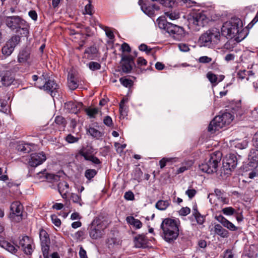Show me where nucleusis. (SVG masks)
Returning <instances> with one entry per match:
<instances>
[{
  "label": "nucleus",
  "instance_id": "58836bf2",
  "mask_svg": "<svg viewBox=\"0 0 258 258\" xmlns=\"http://www.w3.org/2000/svg\"><path fill=\"white\" fill-rule=\"evenodd\" d=\"M119 81L125 87H131L133 84V82L131 80L124 77L120 78Z\"/></svg>",
  "mask_w": 258,
  "mask_h": 258
},
{
  "label": "nucleus",
  "instance_id": "4be33fe9",
  "mask_svg": "<svg viewBox=\"0 0 258 258\" xmlns=\"http://www.w3.org/2000/svg\"><path fill=\"white\" fill-rule=\"evenodd\" d=\"M209 37H211V42L217 43L220 39V33L218 29L212 28L208 30Z\"/></svg>",
  "mask_w": 258,
  "mask_h": 258
},
{
  "label": "nucleus",
  "instance_id": "37998d69",
  "mask_svg": "<svg viewBox=\"0 0 258 258\" xmlns=\"http://www.w3.org/2000/svg\"><path fill=\"white\" fill-rule=\"evenodd\" d=\"M26 244L27 245L25 246V247L23 248L22 249L25 254L27 255H31L33 252V249L30 243V241L27 242Z\"/></svg>",
  "mask_w": 258,
  "mask_h": 258
},
{
  "label": "nucleus",
  "instance_id": "774afa93",
  "mask_svg": "<svg viewBox=\"0 0 258 258\" xmlns=\"http://www.w3.org/2000/svg\"><path fill=\"white\" fill-rule=\"evenodd\" d=\"M223 258H233V254L232 250L227 249L224 253Z\"/></svg>",
  "mask_w": 258,
  "mask_h": 258
},
{
  "label": "nucleus",
  "instance_id": "72a5a7b5",
  "mask_svg": "<svg viewBox=\"0 0 258 258\" xmlns=\"http://www.w3.org/2000/svg\"><path fill=\"white\" fill-rule=\"evenodd\" d=\"M54 121L56 124L61 125L63 127H65L67 124V121L64 117L60 115H57L55 117Z\"/></svg>",
  "mask_w": 258,
  "mask_h": 258
},
{
  "label": "nucleus",
  "instance_id": "052dcab7",
  "mask_svg": "<svg viewBox=\"0 0 258 258\" xmlns=\"http://www.w3.org/2000/svg\"><path fill=\"white\" fill-rule=\"evenodd\" d=\"M124 198L126 200H133L135 199V196L133 192L131 191H126L124 195Z\"/></svg>",
  "mask_w": 258,
  "mask_h": 258
},
{
  "label": "nucleus",
  "instance_id": "a19ab883",
  "mask_svg": "<svg viewBox=\"0 0 258 258\" xmlns=\"http://www.w3.org/2000/svg\"><path fill=\"white\" fill-rule=\"evenodd\" d=\"M226 215L231 216L235 214V210L231 207H226L222 209L221 211Z\"/></svg>",
  "mask_w": 258,
  "mask_h": 258
},
{
  "label": "nucleus",
  "instance_id": "393cba45",
  "mask_svg": "<svg viewBox=\"0 0 258 258\" xmlns=\"http://www.w3.org/2000/svg\"><path fill=\"white\" fill-rule=\"evenodd\" d=\"M94 152V149L92 146L90 145H87L86 147H83L79 152V154L83 156L85 159V157L86 158H89L91 155H93L92 154Z\"/></svg>",
  "mask_w": 258,
  "mask_h": 258
},
{
  "label": "nucleus",
  "instance_id": "3c124183",
  "mask_svg": "<svg viewBox=\"0 0 258 258\" xmlns=\"http://www.w3.org/2000/svg\"><path fill=\"white\" fill-rule=\"evenodd\" d=\"M66 140L69 143H74L77 142L78 141L79 138H77V137H75L71 134H69L66 137Z\"/></svg>",
  "mask_w": 258,
  "mask_h": 258
},
{
  "label": "nucleus",
  "instance_id": "4c0bfd02",
  "mask_svg": "<svg viewBox=\"0 0 258 258\" xmlns=\"http://www.w3.org/2000/svg\"><path fill=\"white\" fill-rule=\"evenodd\" d=\"M85 111L90 117H94L95 115L98 113V109L96 108H85Z\"/></svg>",
  "mask_w": 258,
  "mask_h": 258
},
{
  "label": "nucleus",
  "instance_id": "69168bd1",
  "mask_svg": "<svg viewBox=\"0 0 258 258\" xmlns=\"http://www.w3.org/2000/svg\"><path fill=\"white\" fill-rule=\"evenodd\" d=\"M105 33L106 36L110 39H113L114 38V35L113 32L110 30L108 27H106L105 29Z\"/></svg>",
  "mask_w": 258,
  "mask_h": 258
},
{
  "label": "nucleus",
  "instance_id": "dca6fc26",
  "mask_svg": "<svg viewBox=\"0 0 258 258\" xmlns=\"http://www.w3.org/2000/svg\"><path fill=\"white\" fill-rule=\"evenodd\" d=\"M83 104L80 102L70 101L64 103V108L70 113L77 114L83 107Z\"/></svg>",
  "mask_w": 258,
  "mask_h": 258
},
{
  "label": "nucleus",
  "instance_id": "a211bd4d",
  "mask_svg": "<svg viewBox=\"0 0 258 258\" xmlns=\"http://www.w3.org/2000/svg\"><path fill=\"white\" fill-rule=\"evenodd\" d=\"M249 163L248 165L252 168H255L258 166V150L252 149L250 150L248 155Z\"/></svg>",
  "mask_w": 258,
  "mask_h": 258
},
{
  "label": "nucleus",
  "instance_id": "864d4df0",
  "mask_svg": "<svg viewBox=\"0 0 258 258\" xmlns=\"http://www.w3.org/2000/svg\"><path fill=\"white\" fill-rule=\"evenodd\" d=\"M71 199L74 203H78V204H79L80 205H81V198L80 196L78 195L77 194L73 193L71 195Z\"/></svg>",
  "mask_w": 258,
  "mask_h": 258
},
{
  "label": "nucleus",
  "instance_id": "f257e3e1",
  "mask_svg": "<svg viewBox=\"0 0 258 258\" xmlns=\"http://www.w3.org/2000/svg\"><path fill=\"white\" fill-rule=\"evenodd\" d=\"M159 28L165 30L177 40H181L185 36V31L182 27L167 21L164 17H160L156 20Z\"/></svg>",
  "mask_w": 258,
  "mask_h": 258
},
{
  "label": "nucleus",
  "instance_id": "5fc2aeb1",
  "mask_svg": "<svg viewBox=\"0 0 258 258\" xmlns=\"http://www.w3.org/2000/svg\"><path fill=\"white\" fill-rule=\"evenodd\" d=\"M139 49L140 51H145L147 54H149L152 50V48H148V46L146 44L144 43L141 44L139 46Z\"/></svg>",
  "mask_w": 258,
  "mask_h": 258
},
{
  "label": "nucleus",
  "instance_id": "79ce46f5",
  "mask_svg": "<svg viewBox=\"0 0 258 258\" xmlns=\"http://www.w3.org/2000/svg\"><path fill=\"white\" fill-rule=\"evenodd\" d=\"M165 15L169 17L171 20H176L179 18V14L178 13L173 12L172 11L166 12L165 13Z\"/></svg>",
  "mask_w": 258,
  "mask_h": 258
},
{
  "label": "nucleus",
  "instance_id": "473e14b6",
  "mask_svg": "<svg viewBox=\"0 0 258 258\" xmlns=\"http://www.w3.org/2000/svg\"><path fill=\"white\" fill-rule=\"evenodd\" d=\"M142 10L149 17H152L154 15L155 12L153 11L152 5L144 4L143 6H142Z\"/></svg>",
  "mask_w": 258,
  "mask_h": 258
},
{
  "label": "nucleus",
  "instance_id": "338daca9",
  "mask_svg": "<svg viewBox=\"0 0 258 258\" xmlns=\"http://www.w3.org/2000/svg\"><path fill=\"white\" fill-rule=\"evenodd\" d=\"M253 145L258 148V131L254 135L252 140Z\"/></svg>",
  "mask_w": 258,
  "mask_h": 258
},
{
  "label": "nucleus",
  "instance_id": "ddd939ff",
  "mask_svg": "<svg viewBox=\"0 0 258 258\" xmlns=\"http://www.w3.org/2000/svg\"><path fill=\"white\" fill-rule=\"evenodd\" d=\"M147 234H139L133 238L134 246L136 248H145L148 247L149 240L146 236Z\"/></svg>",
  "mask_w": 258,
  "mask_h": 258
},
{
  "label": "nucleus",
  "instance_id": "2f4dec72",
  "mask_svg": "<svg viewBox=\"0 0 258 258\" xmlns=\"http://www.w3.org/2000/svg\"><path fill=\"white\" fill-rule=\"evenodd\" d=\"M30 58V53L26 50H23L20 52L18 60L20 63L27 61Z\"/></svg>",
  "mask_w": 258,
  "mask_h": 258
},
{
  "label": "nucleus",
  "instance_id": "412c9836",
  "mask_svg": "<svg viewBox=\"0 0 258 258\" xmlns=\"http://www.w3.org/2000/svg\"><path fill=\"white\" fill-rule=\"evenodd\" d=\"M214 231L215 234H217L223 238H227L230 235V233L228 231L225 229L224 227L220 224H217L214 225Z\"/></svg>",
  "mask_w": 258,
  "mask_h": 258
},
{
  "label": "nucleus",
  "instance_id": "4d7b16f0",
  "mask_svg": "<svg viewBox=\"0 0 258 258\" xmlns=\"http://www.w3.org/2000/svg\"><path fill=\"white\" fill-rule=\"evenodd\" d=\"M198 61L200 63H207L210 62L212 61V58L207 56H203L200 57L199 58Z\"/></svg>",
  "mask_w": 258,
  "mask_h": 258
},
{
  "label": "nucleus",
  "instance_id": "e2e57ef3",
  "mask_svg": "<svg viewBox=\"0 0 258 258\" xmlns=\"http://www.w3.org/2000/svg\"><path fill=\"white\" fill-rule=\"evenodd\" d=\"M103 122L106 125L109 127L113 124L112 118L109 116H106L104 117Z\"/></svg>",
  "mask_w": 258,
  "mask_h": 258
},
{
  "label": "nucleus",
  "instance_id": "c03bdc74",
  "mask_svg": "<svg viewBox=\"0 0 258 258\" xmlns=\"http://www.w3.org/2000/svg\"><path fill=\"white\" fill-rule=\"evenodd\" d=\"M207 77L211 83L213 84L217 82V77L216 75L214 74L212 72H208L207 74Z\"/></svg>",
  "mask_w": 258,
  "mask_h": 258
},
{
  "label": "nucleus",
  "instance_id": "0e129e2a",
  "mask_svg": "<svg viewBox=\"0 0 258 258\" xmlns=\"http://www.w3.org/2000/svg\"><path fill=\"white\" fill-rule=\"evenodd\" d=\"M121 50L123 52H130L131 51V48L130 45L125 42H124L123 44H122Z\"/></svg>",
  "mask_w": 258,
  "mask_h": 258
},
{
  "label": "nucleus",
  "instance_id": "de8ad7c7",
  "mask_svg": "<svg viewBox=\"0 0 258 258\" xmlns=\"http://www.w3.org/2000/svg\"><path fill=\"white\" fill-rule=\"evenodd\" d=\"M51 219L52 220V223L57 227H59L61 225V221L57 217V216L55 215H52L51 216Z\"/></svg>",
  "mask_w": 258,
  "mask_h": 258
},
{
  "label": "nucleus",
  "instance_id": "423d86ee",
  "mask_svg": "<svg viewBox=\"0 0 258 258\" xmlns=\"http://www.w3.org/2000/svg\"><path fill=\"white\" fill-rule=\"evenodd\" d=\"M7 26L12 30L18 32L20 29L29 33L27 22L18 16L7 17L5 20Z\"/></svg>",
  "mask_w": 258,
  "mask_h": 258
},
{
  "label": "nucleus",
  "instance_id": "680f3d73",
  "mask_svg": "<svg viewBox=\"0 0 258 258\" xmlns=\"http://www.w3.org/2000/svg\"><path fill=\"white\" fill-rule=\"evenodd\" d=\"M179 49L183 52H187L189 50V46L185 43H179L178 45Z\"/></svg>",
  "mask_w": 258,
  "mask_h": 258
},
{
  "label": "nucleus",
  "instance_id": "0eeeda50",
  "mask_svg": "<svg viewBox=\"0 0 258 258\" xmlns=\"http://www.w3.org/2000/svg\"><path fill=\"white\" fill-rule=\"evenodd\" d=\"M100 217L94 219L88 228L90 237L93 239H97L102 237L104 234V228L102 227Z\"/></svg>",
  "mask_w": 258,
  "mask_h": 258
},
{
  "label": "nucleus",
  "instance_id": "a18cd8bd",
  "mask_svg": "<svg viewBox=\"0 0 258 258\" xmlns=\"http://www.w3.org/2000/svg\"><path fill=\"white\" fill-rule=\"evenodd\" d=\"M18 150L19 151H21L22 152H23L24 153H29L31 149L29 147L28 144H25V145H19L18 147Z\"/></svg>",
  "mask_w": 258,
  "mask_h": 258
},
{
  "label": "nucleus",
  "instance_id": "20e7f679",
  "mask_svg": "<svg viewBox=\"0 0 258 258\" xmlns=\"http://www.w3.org/2000/svg\"><path fill=\"white\" fill-rule=\"evenodd\" d=\"M233 119L232 115L229 112H224L221 115L215 116L209 123L208 131L214 133L216 131L229 124Z\"/></svg>",
  "mask_w": 258,
  "mask_h": 258
},
{
  "label": "nucleus",
  "instance_id": "7c9ffc66",
  "mask_svg": "<svg viewBox=\"0 0 258 258\" xmlns=\"http://www.w3.org/2000/svg\"><path fill=\"white\" fill-rule=\"evenodd\" d=\"M63 186H65L67 188H68L69 187V185L66 181L60 182L57 185V188L59 194L61 195V197L63 199H67L68 191L63 193L64 191Z\"/></svg>",
  "mask_w": 258,
  "mask_h": 258
},
{
  "label": "nucleus",
  "instance_id": "e433bc0d",
  "mask_svg": "<svg viewBox=\"0 0 258 258\" xmlns=\"http://www.w3.org/2000/svg\"><path fill=\"white\" fill-rule=\"evenodd\" d=\"M45 178L48 180L49 182L57 181L59 180L60 176L57 174L52 173H46Z\"/></svg>",
  "mask_w": 258,
  "mask_h": 258
},
{
  "label": "nucleus",
  "instance_id": "5701e85b",
  "mask_svg": "<svg viewBox=\"0 0 258 258\" xmlns=\"http://www.w3.org/2000/svg\"><path fill=\"white\" fill-rule=\"evenodd\" d=\"M211 37H209L208 31H207L200 37L199 42L202 46L210 47L212 45L211 42Z\"/></svg>",
  "mask_w": 258,
  "mask_h": 258
},
{
  "label": "nucleus",
  "instance_id": "6e6552de",
  "mask_svg": "<svg viewBox=\"0 0 258 258\" xmlns=\"http://www.w3.org/2000/svg\"><path fill=\"white\" fill-rule=\"evenodd\" d=\"M121 60L120 61V67L122 72L125 74L131 73L133 70L137 72L139 69L134 61V57L131 54H121Z\"/></svg>",
  "mask_w": 258,
  "mask_h": 258
},
{
  "label": "nucleus",
  "instance_id": "6ab92c4d",
  "mask_svg": "<svg viewBox=\"0 0 258 258\" xmlns=\"http://www.w3.org/2000/svg\"><path fill=\"white\" fill-rule=\"evenodd\" d=\"M165 240L169 243H172L176 239L179 235V231L162 230Z\"/></svg>",
  "mask_w": 258,
  "mask_h": 258
},
{
  "label": "nucleus",
  "instance_id": "b1692460",
  "mask_svg": "<svg viewBox=\"0 0 258 258\" xmlns=\"http://www.w3.org/2000/svg\"><path fill=\"white\" fill-rule=\"evenodd\" d=\"M86 130L87 134H89L93 138L96 139H99L104 136L103 132H101L94 127L89 126L86 127Z\"/></svg>",
  "mask_w": 258,
  "mask_h": 258
},
{
  "label": "nucleus",
  "instance_id": "9b49d317",
  "mask_svg": "<svg viewBox=\"0 0 258 258\" xmlns=\"http://www.w3.org/2000/svg\"><path fill=\"white\" fill-rule=\"evenodd\" d=\"M21 38L19 35L12 36L2 47V53L6 56H10L13 52L15 47L20 43Z\"/></svg>",
  "mask_w": 258,
  "mask_h": 258
},
{
  "label": "nucleus",
  "instance_id": "c756f323",
  "mask_svg": "<svg viewBox=\"0 0 258 258\" xmlns=\"http://www.w3.org/2000/svg\"><path fill=\"white\" fill-rule=\"evenodd\" d=\"M170 205V200H159L155 205V207L160 211L165 210Z\"/></svg>",
  "mask_w": 258,
  "mask_h": 258
},
{
  "label": "nucleus",
  "instance_id": "f03ea898",
  "mask_svg": "<svg viewBox=\"0 0 258 258\" xmlns=\"http://www.w3.org/2000/svg\"><path fill=\"white\" fill-rule=\"evenodd\" d=\"M222 157V154L220 151H216L210 154L204 162L199 165L200 169L208 174L216 172Z\"/></svg>",
  "mask_w": 258,
  "mask_h": 258
},
{
  "label": "nucleus",
  "instance_id": "bf43d9fd",
  "mask_svg": "<svg viewBox=\"0 0 258 258\" xmlns=\"http://www.w3.org/2000/svg\"><path fill=\"white\" fill-rule=\"evenodd\" d=\"M197 194V190L195 189H188L185 191V194L187 195L190 199H191L195 197Z\"/></svg>",
  "mask_w": 258,
  "mask_h": 258
},
{
  "label": "nucleus",
  "instance_id": "7ed1b4c3",
  "mask_svg": "<svg viewBox=\"0 0 258 258\" xmlns=\"http://www.w3.org/2000/svg\"><path fill=\"white\" fill-rule=\"evenodd\" d=\"M242 22L237 18H232L230 21L225 22L221 28V35L228 39L234 38L242 27Z\"/></svg>",
  "mask_w": 258,
  "mask_h": 258
},
{
  "label": "nucleus",
  "instance_id": "6e6d98bb",
  "mask_svg": "<svg viewBox=\"0 0 258 258\" xmlns=\"http://www.w3.org/2000/svg\"><path fill=\"white\" fill-rule=\"evenodd\" d=\"M194 217L196 219L197 223L199 225H202L205 222V218L203 215H201V214H200Z\"/></svg>",
  "mask_w": 258,
  "mask_h": 258
},
{
  "label": "nucleus",
  "instance_id": "a878e982",
  "mask_svg": "<svg viewBox=\"0 0 258 258\" xmlns=\"http://www.w3.org/2000/svg\"><path fill=\"white\" fill-rule=\"evenodd\" d=\"M1 243L2 247L6 249L7 250L11 252L12 253H16L18 251V248L20 247V246H18V245H16L15 246L11 243L5 240H3V242Z\"/></svg>",
  "mask_w": 258,
  "mask_h": 258
},
{
  "label": "nucleus",
  "instance_id": "2eb2a0df",
  "mask_svg": "<svg viewBox=\"0 0 258 258\" xmlns=\"http://www.w3.org/2000/svg\"><path fill=\"white\" fill-rule=\"evenodd\" d=\"M46 159L45 155L43 152L33 153L30 156L29 164L32 167H35L41 164Z\"/></svg>",
  "mask_w": 258,
  "mask_h": 258
},
{
  "label": "nucleus",
  "instance_id": "f3484780",
  "mask_svg": "<svg viewBox=\"0 0 258 258\" xmlns=\"http://www.w3.org/2000/svg\"><path fill=\"white\" fill-rule=\"evenodd\" d=\"M215 219L220 222L221 225L224 227L232 231H236L238 229V227L235 226L232 222L228 220L223 215H216L215 216Z\"/></svg>",
  "mask_w": 258,
  "mask_h": 258
},
{
  "label": "nucleus",
  "instance_id": "8fccbe9b",
  "mask_svg": "<svg viewBox=\"0 0 258 258\" xmlns=\"http://www.w3.org/2000/svg\"><path fill=\"white\" fill-rule=\"evenodd\" d=\"M190 213V209L189 208L186 207H182L179 211V214L181 216H185L189 214Z\"/></svg>",
  "mask_w": 258,
  "mask_h": 258
},
{
  "label": "nucleus",
  "instance_id": "c9c22d12",
  "mask_svg": "<svg viewBox=\"0 0 258 258\" xmlns=\"http://www.w3.org/2000/svg\"><path fill=\"white\" fill-rule=\"evenodd\" d=\"M97 173V171L95 169H87L85 172V176L89 180L93 178Z\"/></svg>",
  "mask_w": 258,
  "mask_h": 258
},
{
  "label": "nucleus",
  "instance_id": "39448f33",
  "mask_svg": "<svg viewBox=\"0 0 258 258\" xmlns=\"http://www.w3.org/2000/svg\"><path fill=\"white\" fill-rule=\"evenodd\" d=\"M43 85L40 84V86H37V87L41 89H43L49 93L50 95L54 97L56 95V93L57 92L58 89V85L52 79L47 73H43L41 77L39 78Z\"/></svg>",
  "mask_w": 258,
  "mask_h": 258
},
{
  "label": "nucleus",
  "instance_id": "f704fd0d",
  "mask_svg": "<svg viewBox=\"0 0 258 258\" xmlns=\"http://www.w3.org/2000/svg\"><path fill=\"white\" fill-rule=\"evenodd\" d=\"M241 28L240 27L239 31L238 33H237V36H236L234 38L235 40L237 42H240L247 35V33H246V31L244 30V29L240 30Z\"/></svg>",
  "mask_w": 258,
  "mask_h": 258
},
{
  "label": "nucleus",
  "instance_id": "aec40b11",
  "mask_svg": "<svg viewBox=\"0 0 258 258\" xmlns=\"http://www.w3.org/2000/svg\"><path fill=\"white\" fill-rule=\"evenodd\" d=\"M68 84L69 88L72 90H75L79 86L78 78L73 72L68 74Z\"/></svg>",
  "mask_w": 258,
  "mask_h": 258
},
{
  "label": "nucleus",
  "instance_id": "49530a36",
  "mask_svg": "<svg viewBox=\"0 0 258 258\" xmlns=\"http://www.w3.org/2000/svg\"><path fill=\"white\" fill-rule=\"evenodd\" d=\"M93 7L91 5V0L89 1V4H88L85 7V11L86 14H88L89 15H92L93 14Z\"/></svg>",
  "mask_w": 258,
  "mask_h": 258
},
{
  "label": "nucleus",
  "instance_id": "bb28decb",
  "mask_svg": "<svg viewBox=\"0 0 258 258\" xmlns=\"http://www.w3.org/2000/svg\"><path fill=\"white\" fill-rule=\"evenodd\" d=\"M39 237L42 244H50V240L47 232L44 229H41L39 232Z\"/></svg>",
  "mask_w": 258,
  "mask_h": 258
},
{
  "label": "nucleus",
  "instance_id": "ea45409f",
  "mask_svg": "<svg viewBox=\"0 0 258 258\" xmlns=\"http://www.w3.org/2000/svg\"><path fill=\"white\" fill-rule=\"evenodd\" d=\"M88 66L89 69L93 71L100 70L101 68V64L95 61H90L88 64Z\"/></svg>",
  "mask_w": 258,
  "mask_h": 258
},
{
  "label": "nucleus",
  "instance_id": "1a4fd4ad",
  "mask_svg": "<svg viewBox=\"0 0 258 258\" xmlns=\"http://www.w3.org/2000/svg\"><path fill=\"white\" fill-rule=\"evenodd\" d=\"M23 206L19 201L13 202L10 207V219L15 222L19 223L23 219Z\"/></svg>",
  "mask_w": 258,
  "mask_h": 258
},
{
  "label": "nucleus",
  "instance_id": "f8f14e48",
  "mask_svg": "<svg viewBox=\"0 0 258 258\" xmlns=\"http://www.w3.org/2000/svg\"><path fill=\"white\" fill-rule=\"evenodd\" d=\"M190 20L192 21V23L196 25L204 27L208 24L209 19L202 12L193 13L191 15Z\"/></svg>",
  "mask_w": 258,
  "mask_h": 258
},
{
  "label": "nucleus",
  "instance_id": "09e8293b",
  "mask_svg": "<svg viewBox=\"0 0 258 258\" xmlns=\"http://www.w3.org/2000/svg\"><path fill=\"white\" fill-rule=\"evenodd\" d=\"M30 239L29 236H24L19 241V244L22 248L25 247V246L27 245V242H30Z\"/></svg>",
  "mask_w": 258,
  "mask_h": 258
},
{
  "label": "nucleus",
  "instance_id": "13d9d810",
  "mask_svg": "<svg viewBox=\"0 0 258 258\" xmlns=\"http://www.w3.org/2000/svg\"><path fill=\"white\" fill-rule=\"evenodd\" d=\"M98 50L96 47L91 46L87 48L85 51V53L91 54H95L97 53Z\"/></svg>",
  "mask_w": 258,
  "mask_h": 258
},
{
  "label": "nucleus",
  "instance_id": "cd10ccee",
  "mask_svg": "<svg viewBox=\"0 0 258 258\" xmlns=\"http://www.w3.org/2000/svg\"><path fill=\"white\" fill-rule=\"evenodd\" d=\"M128 224L133 226L136 229H140L142 227L143 224L140 220L135 219L133 216H128L126 218Z\"/></svg>",
  "mask_w": 258,
  "mask_h": 258
},
{
  "label": "nucleus",
  "instance_id": "c85d7f7f",
  "mask_svg": "<svg viewBox=\"0 0 258 258\" xmlns=\"http://www.w3.org/2000/svg\"><path fill=\"white\" fill-rule=\"evenodd\" d=\"M14 79L13 77L9 75V73L6 72L2 77L1 82L5 86H10L14 82Z\"/></svg>",
  "mask_w": 258,
  "mask_h": 258
},
{
  "label": "nucleus",
  "instance_id": "4468645a",
  "mask_svg": "<svg viewBox=\"0 0 258 258\" xmlns=\"http://www.w3.org/2000/svg\"><path fill=\"white\" fill-rule=\"evenodd\" d=\"M179 221L170 218H166L161 224V228L162 230H179Z\"/></svg>",
  "mask_w": 258,
  "mask_h": 258
},
{
  "label": "nucleus",
  "instance_id": "603ef678",
  "mask_svg": "<svg viewBox=\"0 0 258 258\" xmlns=\"http://www.w3.org/2000/svg\"><path fill=\"white\" fill-rule=\"evenodd\" d=\"M85 160L91 161L95 164H100L101 163L100 160L94 155H91L89 158H87L85 157Z\"/></svg>",
  "mask_w": 258,
  "mask_h": 258
},
{
  "label": "nucleus",
  "instance_id": "9d476101",
  "mask_svg": "<svg viewBox=\"0 0 258 258\" xmlns=\"http://www.w3.org/2000/svg\"><path fill=\"white\" fill-rule=\"evenodd\" d=\"M238 159L234 154H229L223 161L222 170L225 174H230L236 167Z\"/></svg>",
  "mask_w": 258,
  "mask_h": 258
}]
</instances>
